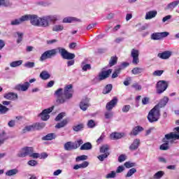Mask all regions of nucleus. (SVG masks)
<instances>
[{"mask_svg": "<svg viewBox=\"0 0 179 179\" xmlns=\"http://www.w3.org/2000/svg\"><path fill=\"white\" fill-rule=\"evenodd\" d=\"M68 122H69V119H64L62 122L57 123L55 125V128H57V129L64 128V127H66V125H68Z\"/></svg>", "mask_w": 179, "mask_h": 179, "instance_id": "nucleus-26", "label": "nucleus"}, {"mask_svg": "<svg viewBox=\"0 0 179 179\" xmlns=\"http://www.w3.org/2000/svg\"><path fill=\"white\" fill-rule=\"evenodd\" d=\"M108 156H110V152H106L105 154H102L99 156H98V159L99 160H100V162H104V159H107L108 157Z\"/></svg>", "mask_w": 179, "mask_h": 179, "instance_id": "nucleus-46", "label": "nucleus"}, {"mask_svg": "<svg viewBox=\"0 0 179 179\" xmlns=\"http://www.w3.org/2000/svg\"><path fill=\"white\" fill-rule=\"evenodd\" d=\"M169 103V97L164 96L162 99H161L157 105L155 107H157L158 109L163 108L165 106Z\"/></svg>", "mask_w": 179, "mask_h": 179, "instance_id": "nucleus-20", "label": "nucleus"}, {"mask_svg": "<svg viewBox=\"0 0 179 179\" xmlns=\"http://www.w3.org/2000/svg\"><path fill=\"white\" fill-rule=\"evenodd\" d=\"M124 136H125L124 133L115 132L110 134V139H113V141H117V139H121V138H124Z\"/></svg>", "mask_w": 179, "mask_h": 179, "instance_id": "nucleus-23", "label": "nucleus"}, {"mask_svg": "<svg viewBox=\"0 0 179 179\" xmlns=\"http://www.w3.org/2000/svg\"><path fill=\"white\" fill-rule=\"evenodd\" d=\"M72 22H80V20L73 17H66L63 19V23H72Z\"/></svg>", "mask_w": 179, "mask_h": 179, "instance_id": "nucleus-28", "label": "nucleus"}, {"mask_svg": "<svg viewBox=\"0 0 179 179\" xmlns=\"http://www.w3.org/2000/svg\"><path fill=\"white\" fill-rule=\"evenodd\" d=\"M49 26L50 22L48 21L47 15L40 18L38 27H48Z\"/></svg>", "mask_w": 179, "mask_h": 179, "instance_id": "nucleus-15", "label": "nucleus"}, {"mask_svg": "<svg viewBox=\"0 0 179 179\" xmlns=\"http://www.w3.org/2000/svg\"><path fill=\"white\" fill-rule=\"evenodd\" d=\"M120 72H121L120 69H115L114 73L112 75L113 79H115V78H117L118 77V74L120 73Z\"/></svg>", "mask_w": 179, "mask_h": 179, "instance_id": "nucleus-60", "label": "nucleus"}, {"mask_svg": "<svg viewBox=\"0 0 179 179\" xmlns=\"http://www.w3.org/2000/svg\"><path fill=\"white\" fill-rule=\"evenodd\" d=\"M145 71V69L141 68V67H135L131 70V73L133 75H140V73H142Z\"/></svg>", "mask_w": 179, "mask_h": 179, "instance_id": "nucleus-32", "label": "nucleus"}, {"mask_svg": "<svg viewBox=\"0 0 179 179\" xmlns=\"http://www.w3.org/2000/svg\"><path fill=\"white\" fill-rule=\"evenodd\" d=\"M87 127L88 128H94V127H96V123L94 122V120H89L87 123Z\"/></svg>", "mask_w": 179, "mask_h": 179, "instance_id": "nucleus-57", "label": "nucleus"}, {"mask_svg": "<svg viewBox=\"0 0 179 179\" xmlns=\"http://www.w3.org/2000/svg\"><path fill=\"white\" fill-rule=\"evenodd\" d=\"M150 99H149V97L145 96L142 99V104H143V106H146V104H149V101H150Z\"/></svg>", "mask_w": 179, "mask_h": 179, "instance_id": "nucleus-62", "label": "nucleus"}, {"mask_svg": "<svg viewBox=\"0 0 179 179\" xmlns=\"http://www.w3.org/2000/svg\"><path fill=\"white\" fill-rule=\"evenodd\" d=\"M164 73V71L163 70H157L152 73L153 76H162Z\"/></svg>", "mask_w": 179, "mask_h": 179, "instance_id": "nucleus-53", "label": "nucleus"}, {"mask_svg": "<svg viewBox=\"0 0 179 179\" xmlns=\"http://www.w3.org/2000/svg\"><path fill=\"white\" fill-rule=\"evenodd\" d=\"M82 129H83V124H77L73 127V130L75 131V132H79V131H81Z\"/></svg>", "mask_w": 179, "mask_h": 179, "instance_id": "nucleus-48", "label": "nucleus"}, {"mask_svg": "<svg viewBox=\"0 0 179 179\" xmlns=\"http://www.w3.org/2000/svg\"><path fill=\"white\" fill-rule=\"evenodd\" d=\"M89 99L85 98L82 99V101L80 103V108L83 110V111H86L87 110V108L90 107V103H89Z\"/></svg>", "mask_w": 179, "mask_h": 179, "instance_id": "nucleus-13", "label": "nucleus"}, {"mask_svg": "<svg viewBox=\"0 0 179 179\" xmlns=\"http://www.w3.org/2000/svg\"><path fill=\"white\" fill-rule=\"evenodd\" d=\"M9 111V108L0 103V114H6Z\"/></svg>", "mask_w": 179, "mask_h": 179, "instance_id": "nucleus-42", "label": "nucleus"}, {"mask_svg": "<svg viewBox=\"0 0 179 179\" xmlns=\"http://www.w3.org/2000/svg\"><path fill=\"white\" fill-rule=\"evenodd\" d=\"M171 17H173V15H166L165 17H164L162 18V23H166V22H169V20H170V19H171Z\"/></svg>", "mask_w": 179, "mask_h": 179, "instance_id": "nucleus-61", "label": "nucleus"}, {"mask_svg": "<svg viewBox=\"0 0 179 179\" xmlns=\"http://www.w3.org/2000/svg\"><path fill=\"white\" fill-rule=\"evenodd\" d=\"M127 66H129V63L127 62H122L118 67V69L120 70V71H122V69H125V68H127Z\"/></svg>", "mask_w": 179, "mask_h": 179, "instance_id": "nucleus-54", "label": "nucleus"}, {"mask_svg": "<svg viewBox=\"0 0 179 179\" xmlns=\"http://www.w3.org/2000/svg\"><path fill=\"white\" fill-rule=\"evenodd\" d=\"M66 113L62 112L61 113H59L56 118L55 119V121H61V120H62V118H64V117H65Z\"/></svg>", "mask_w": 179, "mask_h": 179, "instance_id": "nucleus-55", "label": "nucleus"}, {"mask_svg": "<svg viewBox=\"0 0 179 179\" xmlns=\"http://www.w3.org/2000/svg\"><path fill=\"white\" fill-rule=\"evenodd\" d=\"M158 57L162 59H169V58L171 57V52L165 51L162 53H159Z\"/></svg>", "mask_w": 179, "mask_h": 179, "instance_id": "nucleus-25", "label": "nucleus"}, {"mask_svg": "<svg viewBox=\"0 0 179 179\" xmlns=\"http://www.w3.org/2000/svg\"><path fill=\"white\" fill-rule=\"evenodd\" d=\"M55 138H57V135L55 133H50L43 136L42 141H52V139H55Z\"/></svg>", "mask_w": 179, "mask_h": 179, "instance_id": "nucleus-29", "label": "nucleus"}, {"mask_svg": "<svg viewBox=\"0 0 179 179\" xmlns=\"http://www.w3.org/2000/svg\"><path fill=\"white\" fill-rule=\"evenodd\" d=\"M23 22H26V15H22L21 17L13 20L10 22L11 26H19V24H22Z\"/></svg>", "mask_w": 179, "mask_h": 179, "instance_id": "nucleus-14", "label": "nucleus"}, {"mask_svg": "<svg viewBox=\"0 0 179 179\" xmlns=\"http://www.w3.org/2000/svg\"><path fill=\"white\" fill-rule=\"evenodd\" d=\"M131 80H132V78L131 77H128L124 81L123 84L124 85V86H129Z\"/></svg>", "mask_w": 179, "mask_h": 179, "instance_id": "nucleus-63", "label": "nucleus"}, {"mask_svg": "<svg viewBox=\"0 0 179 179\" xmlns=\"http://www.w3.org/2000/svg\"><path fill=\"white\" fill-rule=\"evenodd\" d=\"M35 65L36 64L34 62H27L24 64V66L25 68L31 69V68H34Z\"/></svg>", "mask_w": 179, "mask_h": 179, "instance_id": "nucleus-50", "label": "nucleus"}, {"mask_svg": "<svg viewBox=\"0 0 179 179\" xmlns=\"http://www.w3.org/2000/svg\"><path fill=\"white\" fill-rule=\"evenodd\" d=\"M117 103H118V99H117V98H114L106 104V110H108V111H111V110L117 106Z\"/></svg>", "mask_w": 179, "mask_h": 179, "instance_id": "nucleus-18", "label": "nucleus"}, {"mask_svg": "<svg viewBox=\"0 0 179 179\" xmlns=\"http://www.w3.org/2000/svg\"><path fill=\"white\" fill-rule=\"evenodd\" d=\"M104 115L106 120H110L113 117V116L114 115V113L112 111H106L105 112Z\"/></svg>", "mask_w": 179, "mask_h": 179, "instance_id": "nucleus-51", "label": "nucleus"}, {"mask_svg": "<svg viewBox=\"0 0 179 179\" xmlns=\"http://www.w3.org/2000/svg\"><path fill=\"white\" fill-rule=\"evenodd\" d=\"M27 164H29V166H37L38 162H37V161L32 159V160H29L27 162Z\"/></svg>", "mask_w": 179, "mask_h": 179, "instance_id": "nucleus-64", "label": "nucleus"}, {"mask_svg": "<svg viewBox=\"0 0 179 179\" xmlns=\"http://www.w3.org/2000/svg\"><path fill=\"white\" fill-rule=\"evenodd\" d=\"M64 30V25L62 24H55L52 27V31H62Z\"/></svg>", "mask_w": 179, "mask_h": 179, "instance_id": "nucleus-37", "label": "nucleus"}, {"mask_svg": "<svg viewBox=\"0 0 179 179\" xmlns=\"http://www.w3.org/2000/svg\"><path fill=\"white\" fill-rule=\"evenodd\" d=\"M104 138H106V135H104V133H103L101 136L96 140V143L98 145H100L103 141H104Z\"/></svg>", "mask_w": 179, "mask_h": 179, "instance_id": "nucleus-59", "label": "nucleus"}, {"mask_svg": "<svg viewBox=\"0 0 179 179\" xmlns=\"http://www.w3.org/2000/svg\"><path fill=\"white\" fill-rule=\"evenodd\" d=\"M135 173H136V169L132 168V169H129L127 173L126 174V178H128L129 177H132V176H134V174H135Z\"/></svg>", "mask_w": 179, "mask_h": 179, "instance_id": "nucleus-41", "label": "nucleus"}, {"mask_svg": "<svg viewBox=\"0 0 179 179\" xmlns=\"http://www.w3.org/2000/svg\"><path fill=\"white\" fill-rule=\"evenodd\" d=\"M0 6H10V1L9 0H0Z\"/></svg>", "mask_w": 179, "mask_h": 179, "instance_id": "nucleus-47", "label": "nucleus"}, {"mask_svg": "<svg viewBox=\"0 0 179 179\" xmlns=\"http://www.w3.org/2000/svg\"><path fill=\"white\" fill-rule=\"evenodd\" d=\"M25 17L26 22L29 20L32 26H36L38 27H39L41 17H38L37 15H25Z\"/></svg>", "mask_w": 179, "mask_h": 179, "instance_id": "nucleus-7", "label": "nucleus"}, {"mask_svg": "<svg viewBox=\"0 0 179 179\" xmlns=\"http://www.w3.org/2000/svg\"><path fill=\"white\" fill-rule=\"evenodd\" d=\"M179 139V134H176V132H171L164 136L162 139L164 143L159 146L160 150H169L170 149L169 143H173V141H177Z\"/></svg>", "mask_w": 179, "mask_h": 179, "instance_id": "nucleus-3", "label": "nucleus"}, {"mask_svg": "<svg viewBox=\"0 0 179 179\" xmlns=\"http://www.w3.org/2000/svg\"><path fill=\"white\" fill-rule=\"evenodd\" d=\"M44 127H45V123L44 122H41V123H36L35 124H34V129H43V128H44Z\"/></svg>", "mask_w": 179, "mask_h": 179, "instance_id": "nucleus-40", "label": "nucleus"}, {"mask_svg": "<svg viewBox=\"0 0 179 179\" xmlns=\"http://www.w3.org/2000/svg\"><path fill=\"white\" fill-rule=\"evenodd\" d=\"M131 87H133V89L136 90L137 92H139V91L142 90V85H141L138 83H133L132 85H131Z\"/></svg>", "mask_w": 179, "mask_h": 179, "instance_id": "nucleus-44", "label": "nucleus"}, {"mask_svg": "<svg viewBox=\"0 0 179 179\" xmlns=\"http://www.w3.org/2000/svg\"><path fill=\"white\" fill-rule=\"evenodd\" d=\"M82 69L83 71H86L87 70L92 69V66H90V64H85V62H83Z\"/></svg>", "mask_w": 179, "mask_h": 179, "instance_id": "nucleus-52", "label": "nucleus"}, {"mask_svg": "<svg viewBox=\"0 0 179 179\" xmlns=\"http://www.w3.org/2000/svg\"><path fill=\"white\" fill-rule=\"evenodd\" d=\"M157 94H162L167 90V87H169V84H167V81L166 80H159L157 83Z\"/></svg>", "mask_w": 179, "mask_h": 179, "instance_id": "nucleus-6", "label": "nucleus"}, {"mask_svg": "<svg viewBox=\"0 0 179 179\" xmlns=\"http://www.w3.org/2000/svg\"><path fill=\"white\" fill-rule=\"evenodd\" d=\"M23 36H24V33L21 31H16L14 33V37L17 38V44H20V43L23 41Z\"/></svg>", "mask_w": 179, "mask_h": 179, "instance_id": "nucleus-22", "label": "nucleus"}, {"mask_svg": "<svg viewBox=\"0 0 179 179\" xmlns=\"http://www.w3.org/2000/svg\"><path fill=\"white\" fill-rule=\"evenodd\" d=\"M30 87V83L25 82L24 84H18L15 86V90L18 92H27V90Z\"/></svg>", "mask_w": 179, "mask_h": 179, "instance_id": "nucleus-12", "label": "nucleus"}, {"mask_svg": "<svg viewBox=\"0 0 179 179\" xmlns=\"http://www.w3.org/2000/svg\"><path fill=\"white\" fill-rule=\"evenodd\" d=\"M52 110H54V106L43 110L42 113L39 114V117H41L43 121H47V120L50 119V115L48 114H50V113H52Z\"/></svg>", "mask_w": 179, "mask_h": 179, "instance_id": "nucleus-9", "label": "nucleus"}, {"mask_svg": "<svg viewBox=\"0 0 179 179\" xmlns=\"http://www.w3.org/2000/svg\"><path fill=\"white\" fill-rule=\"evenodd\" d=\"M163 176H164V171H159L158 172H157L154 176V179H160L162 178V177H163Z\"/></svg>", "mask_w": 179, "mask_h": 179, "instance_id": "nucleus-43", "label": "nucleus"}, {"mask_svg": "<svg viewBox=\"0 0 179 179\" xmlns=\"http://www.w3.org/2000/svg\"><path fill=\"white\" fill-rule=\"evenodd\" d=\"M17 173H19V170H17V169H13L7 171L6 172V176L7 177H12L13 176H16V174H17Z\"/></svg>", "mask_w": 179, "mask_h": 179, "instance_id": "nucleus-31", "label": "nucleus"}, {"mask_svg": "<svg viewBox=\"0 0 179 179\" xmlns=\"http://www.w3.org/2000/svg\"><path fill=\"white\" fill-rule=\"evenodd\" d=\"M131 57L133 58L132 63L134 65H138V64H139V50L132 49L131 52Z\"/></svg>", "mask_w": 179, "mask_h": 179, "instance_id": "nucleus-10", "label": "nucleus"}, {"mask_svg": "<svg viewBox=\"0 0 179 179\" xmlns=\"http://www.w3.org/2000/svg\"><path fill=\"white\" fill-rule=\"evenodd\" d=\"M80 149V150H90L92 149V143L90 142L85 143L81 145Z\"/></svg>", "mask_w": 179, "mask_h": 179, "instance_id": "nucleus-34", "label": "nucleus"}, {"mask_svg": "<svg viewBox=\"0 0 179 179\" xmlns=\"http://www.w3.org/2000/svg\"><path fill=\"white\" fill-rule=\"evenodd\" d=\"M170 34L169 32H157L151 35L152 40H162L164 37H167Z\"/></svg>", "mask_w": 179, "mask_h": 179, "instance_id": "nucleus-11", "label": "nucleus"}, {"mask_svg": "<svg viewBox=\"0 0 179 179\" xmlns=\"http://www.w3.org/2000/svg\"><path fill=\"white\" fill-rule=\"evenodd\" d=\"M141 145V140L139 138H136L134 140L133 143L129 147L130 150H136L138 148H139Z\"/></svg>", "mask_w": 179, "mask_h": 179, "instance_id": "nucleus-19", "label": "nucleus"}, {"mask_svg": "<svg viewBox=\"0 0 179 179\" xmlns=\"http://www.w3.org/2000/svg\"><path fill=\"white\" fill-rule=\"evenodd\" d=\"M34 152V150L31 147H25L22 148L20 153H18V157H26L29 156Z\"/></svg>", "mask_w": 179, "mask_h": 179, "instance_id": "nucleus-8", "label": "nucleus"}, {"mask_svg": "<svg viewBox=\"0 0 179 179\" xmlns=\"http://www.w3.org/2000/svg\"><path fill=\"white\" fill-rule=\"evenodd\" d=\"M178 4H179V0L174 1L168 4L167 9H171V10H173V9L174 8H176V6H178Z\"/></svg>", "mask_w": 179, "mask_h": 179, "instance_id": "nucleus-35", "label": "nucleus"}, {"mask_svg": "<svg viewBox=\"0 0 179 179\" xmlns=\"http://www.w3.org/2000/svg\"><path fill=\"white\" fill-rule=\"evenodd\" d=\"M57 51L59 52V53L60 54L63 59L71 60L75 58L74 53H71L68 52L66 48H64L62 47H59L57 49L46 50L45 52H43L41 55L40 60L45 61V59H48L50 58H52V57H55L57 55Z\"/></svg>", "mask_w": 179, "mask_h": 179, "instance_id": "nucleus-1", "label": "nucleus"}, {"mask_svg": "<svg viewBox=\"0 0 179 179\" xmlns=\"http://www.w3.org/2000/svg\"><path fill=\"white\" fill-rule=\"evenodd\" d=\"M77 146L75 145V143L69 141L64 144V150H75Z\"/></svg>", "mask_w": 179, "mask_h": 179, "instance_id": "nucleus-24", "label": "nucleus"}, {"mask_svg": "<svg viewBox=\"0 0 179 179\" xmlns=\"http://www.w3.org/2000/svg\"><path fill=\"white\" fill-rule=\"evenodd\" d=\"M124 166L127 169H131V167H135L136 166V163L131 162H127L124 163Z\"/></svg>", "mask_w": 179, "mask_h": 179, "instance_id": "nucleus-49", "label": "nucleus"}, {"mask_svg": "<svg viewBox=\"0 0 179 179\" xmlns=\"http://www.w3.org/2000/svg\"><path fill=\"white\" fill-rule=\"evenodd\" d=\"M34 129V124L33 125H29V126H26L23 129L22 132L24 134H26V132H30V131H33Z\"/></svg>", "mask_w": 179, "mask_h": 179, "instance_id": "nucleus-45", "label": "nucleus"}, {"mask_svg": "<svg viewBox=\"0 0 179 179\" xmlns=\"http://www.w3.org/2000/svg\"><path fill=\"white\" fill-rule=\"evenodd\" d=\"M157 16V10H150L146 13L145 19V20H150V19H153V17H156Z\"/></svg>", "mask_w": 179, "mask_h": 179, "instance_id": "nucleus-21", "label": "nucleus"}, {"mask_svg": "<svg viewBox=\"0 0 179 179\" xmlns=\"http://www.w3.org/2000/svg\"><path fill=\"white\" fill-rule=\"evenodd\" d=\"M111 72H113L111 69H108V71L102 70L101 72H100L99 75L94 78L93 81L94 83H99V82H101V80L107 79V78L111 75Z\"/></svg>", "mask_w": 179, "mask_h": 179, "instance_id": "nucleus-5", "label": "nucleus"}, {"mask_svg": "<svg viewBox=\"0 0 179 179\" xmlns=\"http://www.w3.org/2000/svg\"><path fill=\"white\" fill-rule=\"evenodd\" d=\"M40 78L41 79H42L43 80H47L48 79H50V78H51V75H50L48 73V71H43L40 73Z\"/></svg>", "mask_w": 179, "mask_h": 179, "instance_id": "nucleus-30", "label": "nucleus"}, {"mask_svg": "<svg viewBox=\"0 0 179 179\" xmlns=\"http://www.w3.org/2000/svg\"><path fill=\"white\" fill-rule=\"evenodd\" d=\"M83 160H87V156L86 155H81L76 157V162H82Z\"/></svg>", "mask_w": 179, "mask_h": 179, "instance_id": "nucleus-56", "label": "nucleus"}, {"mask_svg": "<svg viewBox=\"0 0 179 179\" xmlns=\"http://www.w3.org/2000/svg\"><path fill=\"white\" fill-rule=\"evenodd\" d=\"M142 131H143V127L141 126H136L132 129L131 132V135H134V136H136V135H138L139 132H142Z\"/></svg>", "mask_w": 179, "mask_h": 179, "instance_id": "nucleus-27", "label": "nucleus"}, {"mask_svg": "<svg viewBox=\"0 0 179 179\" xmlns=\"http://www.w3.org/2000/svg\"><path fill=\"white\" fill-rule=\"evenodd\" d=\"M23 64V60H17L11 62L10 64V66L11 68H16L17 66H20Z\"/></svg>", "mask_w": 179, "mask_h": 179, "instance_id": "nucleus-33", "label": "nucleus"}, {"mask_svg": "<svg viewBox=\"0 0 179 179\" xmlns=\"http://www.w3.org/2000/svg\"><path fill=\"white\" fill-rule=\"evenodd\" d=\"M111 90H113V85L111 84L107 85L103 90V94H108V93H110Z\"/></svg>", "mask_w": 179, "mask_h": 179, "instance_id": "nucleus-38", "label": "nucleus"}, {"mask_svg": "<svg viewBox=\"0 0 179 179\" xmlns=\"http://www.w3.org/2000/svg\"><path fill=\"white\" fill-rule=\"evenodd\" d=\"M46 16L49 23H53V24H55L56 22H58V20H61V15H50Z\"/></svg>", "mask_w": 179, "mask_h": 179, "instance_id": "nucleus-17", "label": "nucleus"}, {"mask_svg": "<svg viewBox=\"0 0 179 179\" xmlns=\"http://www.w3.org/2000/svg\"><path fill=\"white\" fill-rule=\"evenodd\" d=\"M109 149H110V147L108 146V145H102L100 148V153H103V154L109 153L108 152Z\"/></svg>", "mask_w": 179, "mask_h": 179, "instance_id": "nucleus-39", "label": "nucleus"}, {"mask_svg": "<svg viewBox=\"0 0 179 179\" xmlns=\"http://www.w3.org/2000/svg\"><path fill=\"white\" fill-rule=\"evenodd\" d=\"M160 118V109L157 108V106H155L150 110L148 115V120L149 122H157Z\"/></svg>", "mask_w": 179, "mask_h": 179, "instance_id": "nucleus-4", "label": "nucleus"}, {"mask_svg": "<svg viewBox=\"0 0 179 179\" xmlns=\"http://www.w3.org/2000/svg\"><path fill=\"white\" fill-rule=\"evenodd\" d=\"M118 61V57L117 56H113L110 57L109 61V66H114Z\"/></svg>", "mask_w": 179, "mask_h": 179, "instance_id": "nucleus-36", "label": "nucleus"}, {"mask_svg": "<svg viewBox=\"0 0 179 179\" xmlns=\"http://www.w3.org/2000/svg\"><path fill=\"white\" fill-rule=\"evenodd\" d=\"M73 86L72 85H67L64 89L59 88L55 92V96L57 97L56 103L57 104H64L68 100H71L73 97Z\"/></svg>", "mask_w": 179, "mask_h": 179, "instance_id": "nucleus-2", "label": "nucleus"}, {"mask_svg": "<svg viewBox=\"0 0 179 179\" xmlns=\"http://www.w3.org/2000/svg\"><path fill=\"white\" fill-rule=\"evenodd\" d=\"M116 173L115 171H111L106 176V178H115Z\"/></svg>", "mask_w": 179, "mask_h": 179, "instance_id": "nucleus-58", "label": "nucleus"}, {"mask_svg": "<svg viewBox=\"0 0 179 179\" xmlns=\"http://www.w3.org/2000/svg\"><path fill=\"white\" fill-rule=\"evenodd\" d=\"M3 97L4 99H6V100H11L14 101L15 100H17L18 96H17V94L15 92H8V93L4 94Z\"/></svg>", "mask_w": 179, "mask_h": 179, "instance_id": "nucleus-16", "label": "nucleus"}]
</instances>
